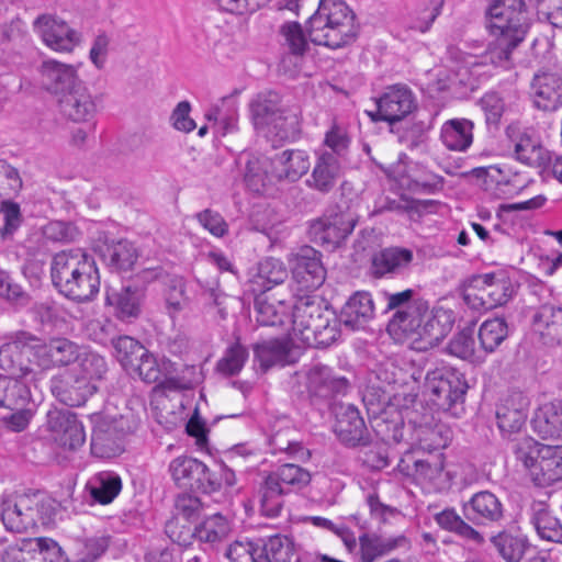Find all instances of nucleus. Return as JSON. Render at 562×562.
Returning a JSON list of instances; mask_svg holds the SVG:
<instances>
[{"mask_svg": "<svg viewBox=\"0 0 562 562\" xmlns=\"http://www.w3.org/2000/svg\"><path fill=\"white\" fill-rule=\"evenodd\" d=\"M50 277L63 295L77 302L91 301L100 290L94 258L81 248L55 254L50 262Z\"/></svg>", "mask_w": 562, "mask_h": 562, "instance_id": "nucleus-1", "label": "nucleus"}, {"mask_svg": "<svg viewBox=\"0 0 562 562\" xmlns=\"http://www.w3.org/2000/svg\"><path fill=\"white\" fill-rule=\"evenodd\" d=\"M306 31L311 42L316 45L342 48L357 38L356 15L342 0H321L306 23Z\"/></svg>", "mask_w": 562, "mask_h": 562, "instance_id": "nucleus-2", "label": "nucleus"}, {"mask_svg": "<svg viewBox=\"0 0 562 562\" xmlns=\"http://www.w3.org/2000/svg\"><path fill=\"white\" fill-rule=\"evenodd\" d=\"M292 338L306 347H326L339 336L333 311L314 296H299L291 308Z\"/></svg>", "mask_w": 562, "mask_h": 562, "instance_id": "nucleus-3", "label": "nucleus"}, {"mask_svg": "<svg viewBox=\"0 0 562 562\" xmlns=\"http://www.w3.org/2000/svg\"><path fill=\"white\" fill-rule=\"evenodd\" d=\"M495 36L484 53L470 54L462 52L454 45L447 47L448 59L454 64L458 71L464 69L471 75L480 76L481 69L486 66L508 70L514 66V52L525 40L522 36L492 32Z\"/></svg>", "mask_w": 562, "mask_h": 562, "instance_id": "nucleus-4", "label": "nucleus"}, {"mask_svg": "<svg viewBox=\"0 0 562 562\" xmlns=\"http://www.w3.org/2000/svg\"><path fill=\"white\" fill-rule=\"evenodd\" d=\"M250 111L256 130L266 137L285 140L293 138L299 131L297 114L282 109L277 92L259 93L251 101Z\"/></svg>", "mask_w": 562, "mask_h": 562, "instance_id": "nucleus-5", "label": "nucleus"}, {"mask_svg": "<svg viewBox=\"0 0 562 562\" xmlns=\"http://www.w3.org/2000/svg\"><path fill=\"white\" fill-rule=\"evenodd\" d=\"M37 368L36 336L18 331L0 347V369L8 376L37 381L41 378Z\"/></svg>", "mask_w": 562, "mask_h": 562, "instance_id": "nucleus-6", "label": "nucleus"}, {"mask_svg": "<svg viewBox=\"0 0 562 562\" xmlns=\"http://www.w3.org/2000/svg\"><path fill=\"white\" fill-rule=\"evenodd\" d=\"M311 482L307 470L286 463L268 474L261 485V510L268 517H276L282 508V496L305 487Z\"/></svg>", "mask_w": 562, "mask_h": 562, "instance_id": "nucleus-7", "label": "nucleus"}, {"mask_svg": "<svg viewBox=\"0 0 562 562\" xmlns=\"http://www.w3.org/2000/svg\"><path fill=\"white\" fill-rule=\"evenodd\" d=\"M467 383L457 370L452 368H437L425 376L423 394L440 409H450L462 400Z\"/></svg>", "mask_w": 562, "mask_h": 562, "instance_id": "nucleus-8", "label": "nucleus"}, {"mask_svg": "<svg viewBox=\"0 0 562 562\" xmlns=\"http://www.w3.org/2000/svg\"><path fill=\"white\" fill-rule=\"evenodd\" d=\"M401 473L413 477L417 483L427 485L435 491L448 488L454 473L445 471L443 456L441 453L429 454L426 459H417L413 454H406L397 465Z\"/></svg>", "mask_w": 562, "mask_h": 562, "instance_id": "nucleus-9", "label": "nucleus"}, {"mask_svg": "<svg viewBox=\"0 0 562 562\" xmlns=\"http://www.w3.org/2000/svg\"><path fill=\"white\" fill-rule=\"evenodd\" d=\"M34 33L53 52L71 54L82 43V34L57 15L42 14L33 22Z\"/></svg>", "mask_w": 562, "mask_h": 562, "instance_id": "nucleus-10", "label": "nucleus"}, {"mask_svg": "<svg viewBox=\"0 0 562 562\" xmlns=\"http://www.w3.org/2000/svg\"><path fill=\"white\" fill-rule=\"evenodd\" d=\"M81 65V63L68 64L55 58L44 59L38 66L41 86L58 101L85 82L79 75Z\"/></svg>", "mask_w": 562, "mask_h": 562, "instance_id": "nucleus-11", "label": "nucleus"}, {"mask_svg": "<svg viewBox=\"0 0 562 562\" xmlns=\"http://www.w3.org/2000/svg\"><path fill=\"white\" fill-rule=\"evenodd\" d=\"M40 496L37 493L9 495L1 503V519L4 527L13 532H23L34 527L38 517Z\"/></svg>", "mask_w": 562, "mask_h": 562, "instance_id": "nucleus-12", "label": "nucleus"}, {"mask_svg": "<svg viewBox=\"0 0 562 562\" xmlns=\"http://www.w3.org/2000/svg\"><path fill=\"white\" fill-rule=\"evenodd\" d=\"M488 14L492 32L526 37L529 25L524 0H495Z\"/></svg>", "mask_w": 562, "mask_h": 562, "instance_id": "nucleus-13", "label": "nucleus"}, {"mask_svg": "<svg viewBox=\"0 0 562 562\" xmlns=\"http://www.w3.org/2000/svg\"><path fill=\"white\" fill-rule=\"evenodd\" d=\"M416 99L413 91L405 85H393L376 99L375 121L390 124L400 122L416 109Z\"/></svg>", "mask_w": 562, "mask_h": 562, "instance_id": "nucleus-14", "label": "nucleus"}, {"mask_svg": "<svg viewBox=\"0 0 562 562\" xmlns=\"http://www.w3.org/2000/svg\"><path fill=\"white\" fill-rule=\"evenodd\" d=\"M292 276L302 291H314L325 281L326 270L321 254L312 247H302L290 258Z\"/></svg>", "mask_w": 562, "mask_h": 562, "instance_id": "nucleus-15", "label": "nucleus"}, {"mask_svg": "<svg viewBox=\"0 0 562 562\" xmlns=\"http://www.w3.org/2000/svg\"><path fill=\"white\" fill-rule=\"evenodd\" d=\"M454 324L453 311L443 306L431 310L427 304V312L423 314L418 338H415L416 349L427 350L437 346L452 329Z\"/></svg>", "mask_w": 562, "mask_h": 562, "instance_id": "nucleus-16", "label": "nucleus"}, {"mask_svg": "<svg viewBox=\"0 0 562 562\" xmlns=\"http://www.w3.org/2000/svg\"><path fill=\"white\" fill-rule=\"evenodd\" d=\"M37 369L40 372L66 367L81 355V346L65 337H54L47 341L36 337Z\"/></svg>", "mask_w": 562, "mask_h": 562, "instance_id": "nucleus-17", "label": "nucleus"}, {"mask_svg": "<svg viewBox=\"0 0 562 562\" xmlns=\"http://www.w3.org/2000/svg\"><path fill=\"white\" fill-rule=\"evenodd\" d=\"M529 405L528 396L520 391H514L501 401L496 419L503 437L510 438L520 432L526 425Z\"/></svg>", "mask_w": 562, "mask_h": 562, "instance_id": "nucleus-18", "label": "nucleus"}, {"mask_svg": "<svg viewBox=\"0 0 562 562\" xmlns=\"http://www.w3.org/2000/svg\"><path fill=\"white\" fill-rule=\"evenodd\" d=\"M176 529L177 522H169L167 525V532L169 533V537L180 546L189 544L192 537H195L203 542L215 543L226 538L231 531L227 519L221 514L211 515L193 530L191 528L183 527V530L177 533Z\"/></svg>", "mask_w": 562, "mask_h": 562, "instance_id": "nucleus-19", "label": "nucleus"}, {"mask_svg": "<svg viewBox=\"0 0 562 562\" xmlns=\"http://www.w3.org/2000/svg\"><path fill=\"white\" fill-rule=\"evenodd\" d=\"M356 224L353 214L334 213L315 221L311 232L316 241L336 248L352 233Z\"/></svg>", "mask_w": 562, "mask_h": 562, "instance_id": "nucleus-20", "label": "nucleus"}, {"mask_svg": "<svg viewBox=\"0 0 562 562\" xmlns=\"http://www.w3.org/2000/svg\"><path fill=\"white\" fill-rule=\"evenodd\" d=\"M530 97L538 110L557 111L562 106V76L552 71L536 74L530 83Z\"/></svg>", "mask_w": 562, "mask_h": 562, "instance_id": "nucleus-21", "label": "nucleus"}, {"mask_svg": "<svg viewBox=\"0 0 562 562\" xmlns=\"http://www.w3.org/2000/svg\"><path fill=\"white\" fill-rule=\"evenodd\" d=\"M47 418L48 428L60 446L75 450L85 443V429L75 414L69 411L54 409L48 412Z\"/></svg>", "mask_w": 562, "mask_h": 562, "instance_id": "nucleus-22", "label": "nucleus"}, {"mask_svg": "<svg viewBox=\"0 0 562 562\" xmlns=\"http://www.w3.org/2000/svg\"><path fill=\"white\" fill-rule=\"evenodd\" d=\"M50 389L53 394L68 406L85 404L88 397L97 391L95 385L85 379H79L71 369L55 376L52 380Z\"/></svg>", "mask_w": 562, "mask_h": 562, "instance_id": "nucleus-23", "label": "nucleus"}, {"mask_svg": "<svg viewBox=\"0 0 562 562\" xmlns=\"http://www.w3.org/2000/svg\"><path fill=\"white\" fill-rule=\"evenodd\" d=\"M306 387L313 395L328 397L335 394H345L349 382L345 376L338 375L325 364H313L305 373Z\"/></svg>", "mask_w": 562, "mask_h": 562, "instance_id": "nucleus-24", "label": "nucleus"}, {"mask_svg": "<svg viewBox=\"0 0 562 562\" xmlns=\"http://www.w3.org/2000/svg\"><path fill=\"white\" fill-rule=\"evenodd\" d=\"M540 459L531 470L530 480L539 487L562 482V445L543 446Z\"/></svg>", "mask_w": 562, "mask_h": 562, "instance_id": "nucleus-25", "label": "nucleus"}, {"mask_svg": "<svg viewBox=\"0 0 562 562\" xmlns=\"http://www.w3.org/2000/svg\"><path fill=\"white\" fill-rule=\"evenodd\" d=\"M61 113L72 122H88L97 113V104L89 88L82 82L58 100Z\"/></svg>", "mask_w": 562, "mask_h": 562, "instance_id": "nucleus-26", "label": "nucleus"}, {"mask_svg": "<svg viewBox=\"0 0 562 562\" xmlns=\"http://www.w3.org/2000/svg\"><path fill=\"white\" fill-rule=\"evenodd\" d=\"M425 312H427V301L424 300H415L405 308L397 310L387 325L389 333L398 338H412L415 344Z\"/></svg>", "mask_w": 562, "mask_h": 562, "instance_id": "nucleus-27", "label": "nucleus"}, {"mask_svg": "<svg viewBox=\"0 0 562 562\" xmlns=\"http://www.w3.org/2000/svg\"><path fill=\"white\" fill-rule=\"evenodd\" d=\"M311 166L310 156L302 149H286L271 159V175L278 180L296 181Z\"/></svg>", "mask_w": 562, "mask_h": 562, "instance_id": "nucleus-28", "label": "nucleus"}, {"mask_svg": "<svg viewBox=\"0 0 562 562\" xmlns=\"http://www.w3.org/2000/svg\"><path fill=\"white\" fill-rule=\"evenodd\" d=\"M341 175L340 160L330 151L324 150L317 155L315 166L306 180L308 188L321 193L330 192Z\"/></svg>", "mask_w": 562, "mask_h": 562, "instance_id": "nucleus-29", "label": "nucleus"}, {"mask_svg": "<svg viewBox=\"0 0 562 562\" xmlns=\"http://www.w3.org/2000/svg\"><path fill=\"white\" fill-rule=\"evenodd\" d=\"M531 326L544 344L562 342V306L541 305L532 315Z\"/></svg>", "mask_w": 562, "mask_h": 562, "instance_id": "nucleus-30", "label": "nucleus"}, {"mask_svg": "<svg viewBox=\"0 0 562 562\" xmlns=\"http://www.w3.org/2000/svg\"><path fill=\"white\" fill-rule=\"evenodd\" d=\"M468 520L475 525H486L497 521L503 516V506L499 499L488 491L475 493L463 506Z\"/></svg>", "mask_w": 562, "mask_h": 562, "instance_id": "nucleus-31", "label": "nucleus"}, {"mask_svg": "<svg viewBox=\"0 0 562 562\" xmlns=\"http://www.w3.org/2000/svg\"><path fill=\"white\" fill-rule=\"evenodd\" d=\"M98 250L108 267L115 271H127L135 265L138 252L127 239L105 238Z\"/></svg>", "mask_w": 562, "mask_h": 562, "instance_id": "nucleus-32", "label": "nucleus"}, {"mask_svg": "<svg viewBox=\"0 0 562 562\" xmlns=\"http://www.w3.org/2000/svg\"><path fill=\"white\" fill-rule=\"evenodd\" d=\"M531 426L541 439H562V403L554 401L539 406Z\"/></svg>", "mask_w": 562, "mask_h": 562, "instance_id": "nucleus-33", "label": "nucleus"}, {"mask_svg": "<svg viewBox=\"0 0 562 562\" xmlns=\"http://www.w3.org/2000/svg\"><path fill=\"white\" fill-rule=\"evenodd\" d=\"M335 432L338 438L349 446L366 443L367 428L359 411L349 405L337 415Z\"/></svg>", "mask_w": 562, "mask_h": 562, "instance_id": "nucleus-34", "label": "nucleus"}, {"mask_svg": "<svg viewBox=\"0 0 562 562\" xmlns=\"http://www.w3.org/2000/svg\"><path fill=\"white\" fill-rule=\"evenodd\" d=\"M257 322L261 326L283 327L291 325L292 304L273 296L260 295L256 299Z\"/></svg>", "mask_w": 562, "mask_h": 562, "instance_id": "nucleus-35", "label": "nucleus"}, {"mask_svg": "<svg viewBox=\"0 0 562 562\" xmlns=\"http://www.w3.org/2000/svg\"><path fill=\"white\" fill-rule=\"evenodd\" d=\"M374 316V304L371 294L368 292L355 293L345 304L340 322L351 328L363 327Z\"/></svg>", "mask_w": 562, "mask_h": 562, "instance_id": "nucleus-36", "label": "nucleus"}, {"mask_svg": "<svg viewBox=\"0 0 562 562\" xmlns=\"http://www.w3.org/2000/svg\"><path fill=\"white\" fill-rule=\"evenodd\" d=\"M144 297L143 290L132 286L106 293L108 304L114 306L116 316L123 321L139 316Z\"/></svg>", "mask_w": 562, "mask_h": 562, "instance_id": "nucleus-37", "label": "nucleus"}, {"mask_svg": "<svg viewBox=\"0 0 562 562\" xmlns=\"http://www.w3.org/2000/svg\"><path fill=\"white\" fill-rule=\"evenodd\" d=\"M175 372L173 363L166 357H156L147 350L143 359L132 369V376L146 383L161 382Z\"/></svg>", "mask_w": 562, "mask_h": 562, "instance_id": "nucleus-38", "label": "nucleus"}, {"mask_svg": "<svg viewBox=\"0 0 562 562\" xmlns=\"http://www.w3.org/2000/svg\"><path fill=\"white\" fill-rule=\"evenodd\" d=\"M441 140L447 148L464 151L473 142V123L467 119H452L441 127Z\"/></svg>", "mask_w": 562, "mask_h": 562, "instance_id": "nucleus-39", "label": "nucleus"}, {"mask_svg": "<svg viewBox=\"0 0 562 562\" xmlns=\"http://www.w3.org/2000/svg\"><path fill=\"white\" fill-rule=\"evenodd\" d=\"M413 260V252L405 248H385L374 255L372 259V273L375 277H383L387 273H395L407 267Z\"/></svg>", "mask_w": 562, "mask_h": 562, "instance_id": "nucleus-40", "label": "nucleus"}, {"mask_svg": "<svg viewBox=\"0 0 562 562\" xmlns=\"http://www.w3.org/2000/svg\"><path fill=\"white\" fill-rule=\"evenodd\" d=\"M24 550L33 562H68L61 547L52 538H24Z\"/></svg>", "mask_w": 562, "mask_h": 562, "instance_id": "nucleus-41", "label": "nucleus"}, {"mask_svg": "<svg viewBox=\"0 0 562 562\" xmlns=\"http://www.w3.org/2000/svg\"><path fill=\"white\" fill-rule=\"evenodd\" d=\"M476 277L485 279L483 295L492 308L502 306L512 299L514 286L512 281L504 274L484 273L476 274Z\"/></svg>", "mask_w": 562, "mask_h": 562, "instance_id": "nucleus-42", "label": "nucleus"}, {"mask_svg": "<svg viewBox=\"0 0 562 562\" xmlns=\"http://www.w3.org/2000/svg\"><path fill=\"white\" fill-rule=\"evenodd\" d=\"M204 471V463L198 459L181 456L173 459L169 464V472L175 483L183 488H191L196 485V479Z\"/></svg>", "mask_w": 562, "mask_h": 562, "instance_id": "nucleus-43", "label": "nucleus"}, {"mask_svg": "<svg viewBox=\"0 0 562 562\" xmlns=\"http://www.w3.org/2000/svg\"><path fill=\"white\" fill-rule=\"evenodd\" d=\"M75 361L77 366L71 370L76 372L79 379H85L90 384L95 385V381H99L108 371L105 359L83 347H81V355Z\"/></svg>", "mask_w": 562, "mask_h": 562, "instance_id": "nucleus-44", "label": "nucleus"}, {"mask_svg": "<svg viewBox=\"0 0 562 562\" xmlns=\"http://www.w3.org/2000/svg\"><path fill=\"white\" fill-rule=\"evenodd\" d=\"M404 541V537L363 535L359 538L362 560L364 562H373L376 558H380L395 550Z\"/></svg>", "mask_w": 562, "mask_h": 562, "instance_id": "nucleus-45", "label": "nucleus"}, {"mask_svg": "<svg viewBox=\"0 0 562 562\" xmlns=\"http://www.w3.org/2000/svg\"><path fill=\"white\" fill-rule=\"evenodd\" d=\"M21 380L0 375V407L10 409L30 404V390Z\"/></svg>", "mask_w": 562, "mask_h": 562, "instance_id": "nucleus-46", "label": "nucleus"}, {"mask_svg": "<svg viewBox=\"0 0 562 562\" xmlns=\"http://www.w3.org/2000/svg\"><path fill=\"white\" fill-rule=\"evenodd\" d=\"M112 344L115 350V358L127 374H132V369L143 359L147 349L139 341L130 336H121L113 339Z\"/></svg>", "mask_w": 562, "mask_h": 562, "instance_id": "nucleus-47", "label": "nucleus"}, {"mask_svg": "<svg viewBox=\"0 0 562 562\" xmlns=\"http://www.w3.org/2000/svg\"><path fill=\"white\" fill-rule=\"evenodd\" d=\"M289 351L288 341L282 339L263 341L256 345L254 349L255 358L263 369L276 364L284 366L288 361Z\"/></svg>", "mask_w": 562, "mask_h": 562, "instance_id": "nucleus-48", "label": "nucleus"}, {"mask_svg": "<svg viewBox=\"0 0 562 562\" xmlns=\"http://www.w3.org/2000/svg\"><path fill=\"white\" fill-rule=\"evenodd\" d=\"M91 494L101 504L111 503L121 492V477L109 471L95 474L90 481Z\"/></svg>", "mask_w": 562, "mask_h": 562, "instance_id": "nucleus-49", "label": "nucleus"}, {"mask_svg": "<svg viewBox=\"0 0 562 562\" xmlns=\"http://www.w3.org/2000/svg\"><path fill=\"white\" fill-rule=\"evenodd\" d=\"M263 559L267 562H301L294 542L284 536H273L263 544Z\"/></svg>", "mask_w": 562, "mask_h": 562, "instance_id": "nucleus-50", "label": "nucleus"}, {"mask_svg": "<svg viewBox=\"0 0 562 562\" xmlns=\"http://www.w3.org/2000/svg\"><path fill=\"white\" fill-rule=\"evenodd\" d=\"M288 278V269L284 263L276 258L269 257L258 263L254 282L263 290L282 283Z\"/></svg>", "mask_w": 562, "mask_h": 562, "instance_id": "nucleus-51", "label": "nucleus"}, {"mask_svg": "<svg viewBox=\"0 0 562 562\" xmlns=\"http://www.w3.org/2000/svg\"><path fill=\"white\" fill-rule=\"evenodd\" d=\"M508 336V326L503 318H491L484 321L479 329L481 347L486 352H493Z\"/></svg>", "mask_w": 562, "mask_h": 562, "instance_id": "nucleus-52", "label": "nucleus"}, {"mask_svg": "<svg viewBox=\"0 0 562 562\" xmlns=\"http://www.w3.org/2000/svg\"><path fill=\"white\" fill-rule=\"evenodd\" d=\"M501 557L507 562H519L528 548V541L522 536L501 532L492 539Z\"/></svg>", "mask_w": 562, "mask_h": 562, "instance_id": "nucleus-53", "label": "nucleus"}, {"mask_svg": "<svg viewBox=\"0 0 562 562\" xmlns=\"http://www.w3.org/2000/svg\"><path fill=\"white\" fill-rule=\"evenodd\" d=\"M515 155L521 162L533 167H541L550 160L549 153L528 135H522L516 143Z\"/></svg>", "mask_w": 562, "mask_h": 562, "instance_id": "nucleus-54", "label": "nucleus"}, {"mask_svg": "<svg viewBox=\"0 0 562 562\" xmlns=\"http://www.w3.org/2000/svg\"><path fill=\"white\" fill-rule=\"evenodd\" d=\"M165 301L170 315L181 312L189 303L186 282L178 276H165Z\"/></svg>", "mask_w": 562, "mask_h": 562, "instance_id": "nucleus-55", "label": "nucleus"}, {"mask_svg": "<svg viewBox=\"0 0 562 562\" xmlns=\"http://www.w3.org/2000/svg\"><path fill=\"white\" fill-rule=\"evenodd\" d=\"M532 524L541 539L562 543V525L547 508L535 513Z\"/></svg>", "mask_w": 562, "mask_h": 562, "instance_id": "nucleus-56", "label": "nucleus"}, {"mask_svg": "<svg viewBox=\"0 0 562 562\" xmlns=\"http://www.w3.org/2000/svg\"><path fill=\"white\" fill-rule=\"evenodd\" d=\"M543 446L529 436L516 439L513 445V453L516 460L528 471L529 477L531 476V470L540 459Z\"/></svg>", "mask_w": 562, "mask_h": 562, "instance_id": "nucleus-57", "label": "nucleus"}, {"mask_svg": "<svg viewBox=\"0 0 562 562\" xmlns=\"http://www.w3.org/2000/svg\"><path fill=\"white\" fill-rule=\"evenodd\" d=\"M248 359L247 349L239 342L229 346L223 357L217 361L216 370L225 375L232 376L238 374Z\"/></svg>", "mask_w": 562, "mask_h": 562, "instance_id": "nucleus-58", "label": "nucleus"}, {"mask_svg": "<svg viewBox=\"0 0 562 562\" xmlns=\"http://www.w3.org/2000/svg\"><path fill=\"white\" fill-rule=\"evenodd\" d=\"M263 553L261 543L237 540L228 547L226 557L231 562H267L263 559Z\"/></svg>", "mask_w": 562, "mask_h": 562, "instance_id": "nucleus-59", "label": "nucleus"}, {"mask_svg": "<svg viewBox=\"0 0 562 562\" xmlns=\"http://www.w3.org/2000/svg\"><path fill=\"white\" fill-rule=\"evenodd\" d=\"M443 5V0H426L416 9V19L409 24V29L426 33L438 18Z\"/></svg>", "mask_w": 562, "mask_h": 562, "instance_id": "nucleus-60", "label": "nucleus"}, {"mask_svg": "<svg viewBox=\"0 0 562 562\" xmlns=\"http://www.w3.org/2000/svg\"><path fill=\"white\" fill-rule=\"evenodd\" d=\"M283 44L293 55L302 56L308 48L305 33L297 22H285L280 27Z\"/></svg>", "mask_w": 562, "mask_h": 562, "instance_id": "nucleus-61", "label": "nucleus"}, {"mask_svg": "<svg viewBox=\"0 0 562 562\" xmlns=\"http://www.w3.org/2000/svg\"><path fill=\"white\" fill-rule=\"evenodd\" d=\"M324 145L331 150L330 154L335 155L338 159L342 157L350 145L345 126L334 122L330 128L325 133Z\"/></svg>", "mask_w": 562, "mask_h": 562, "instance_id": "nucleus-62", "label": "nucleus"}, {"mask_svg": "<svg viewBox=\"0 0 562 562\" xmlns=\"http://www.w3.org/2000/svg\"><path fill=\"white\" fill-rule=\"evenodd\" d=\"M123 451L121 443L114 440L109 434L97 431L91 439V452L98 458L110 459Z\"/></svg>", "mask_w": 562, "mask_h": 562, "instance_id": "nucleus-63", "label": "nucleus"}, {"mask_svg": "<svg viewBox=\"0 0 562 562\" xmlns=\"http://www.w3.org/2000/svg\"><path fill=\"white\" fill-rule=\"evenodd\" d=\"M485 279L477 278L476 276H472L467 283L463 300L471 308L481 311V310H492V307L487 304V301L484 293L483 285L485 284Z\"/></svg>", "mask_w": 562, "mask_h": 562, "instance_id": "nucleus-64", "label": "nucleus"}]
</instances>
